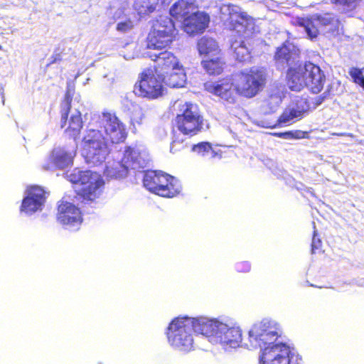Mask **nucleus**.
I'll list each match as a JSON object with an SVG mask.
<instances>
[{
	"mask_svg": "<svg viewBox=\"0 0 364 364\" xmlns=\"http://www.w3.org/2000/svg\"><path fill=\"white\" fill-rule=\"evenodd\" d=\"M205 90L213 93L228 103H233L237 96L235 80L230 78L224 79L216 82H208L205 84Z\"/></svg>",
	"mask_w": 364,
	"mask_h": 364,
	"instance_id": "nucleus-15",
	"label": "nucleus"
},
{
	"mask_svg": "<svg viewBox=\"0 0 364 364\" xmlns=\"http://www.w3.org/2000/svg\"><path fill=\"white\" fill-rule=\"evenodd\" d=\"M237 92L247 97H254L262 88L265 75L262 70L252 68L247 73H241L235 77Z\"/></svg>",
	"mask_w": 364,
	"mask_h": 364,
	"instance_id": "nucleus-10",
	"label": "nucleus"
},
{
	"mask_svg": "<svg viewBox=\"0 0 364 364\" xmlns=\"http://www.w3.org/2000/svg\"><path fill=\"white\" fill-rule=\"evenodd\" d=\"M67 176L73 183H79L82 186L81 188L84 199L93 200L100 193V187L103 185V181L100 175L92 171H81L75 169Z\"/></svg>",
	"mask_w": 364,
	"mask_h": 364,
	"instance_id": "nucleus-8",
	"label": "nucleus"
},
{
	"mask_svg": "<svg viewBox=\"0 0 364 364\" xmlns=\"http://www.w3.org/2000/svg\"><path fill=\"white\" fill-rule=\"evenodd\" d=\"M143 182L144 187L149 191L162 197H173L181 190V186L177 180L162 171L146 172Z\"/></svg>",
	"mask_w": 364,
	"mask_h": 364,
	"instance_id": "nucleus-6",
	"label": "nucleus"
},
{
	"mask_svg": "<svg viewBox=\"0 0 364 364\" xmlns=\"http://www.w3.org/2000/svg\"><path fill=\"white\" fill-rule=\"evenodd\" d=\"M182 114L176 117V127L183 135L195 134L201 126L202 119L196 105L186 103L181 109Z\"/></svg>",
	"mask_w": 364,
	"mask_h": 364,
	"instance_id": "nucleus-13",
	"label": "nucleus"
},
{
	"mask_svg": "<svg viewBox=\"0 0 364 364\" xmlns=\"http://www.w3.org/2000/svg\"><path fill=\"white\" fill-rule=\"evenodd\" d=\"M108 141L101 130L89 129L82 141V155L86 161L93 165L103 162L110 151Z\"/></svg>",
	"mask_w": 364,
	"mask_h": 364,
	"instance_id": "nucleus-4",
	"label": "nucleus"
},
{
	"mask_svg": "<svg viewBox=\"0 0 364 364\" xmlns=\"http://www.w3.org/2000/svg\"><path fill=\"white\" fill-rule=\"evenodd\" d=\"M193 151L203 156L213 158L215 156V151L213 150L210 144L208 142H202L197 145H194Z\"/></svg>",
	"mask_w": 364,
	"mask_h": 364,
	"instance_id": "nucleus-34",
	"label": "nucleus"
},
{
	"mask_svg": "<svg viewBox=\"0 0 364 364\" xmlns=\"http://www.w3.org/2000/svg\"><path fill=\"white\" fill-rule=\"evenodd\" d=\"M300 360L289 346L279 343L262 349L259 364H299Z\"/></svg>",
	"mask_w": 364,
	"mask_h": 364,
	"instance_id": "nucleus-11",
	"label": "nucleus"
},
{
	"mask_svg": "<svg viewBox=\"0 0 364 364\" xmlns=\"http://www.w3.org/2000/svg\"><path fill=\"white\" fill-rule=\"evenodd\" d=\"M58 221L71 230H76L82 223L80 210L68 202L62 201L58 206Z\"/></svg>",
	"mask_w": 364,
	"mask_h": 364,
	"instance_id": "nucleus-16",
	"label": "nucleus"
},
{
	"mask_svg": "<svg viewBox=\"0 0 364 364\" xmlns=\"http://www.w3.org/2000/svg\"><path fill=\"white\" fill-rule=\"evenodd\" d=\"M146 117L145 110L138 105H134L132 111V121L134 123L141 124Z\"/></svg>",
	"mask_w": 364,
	"mask_h": 364,
	"instance_id": "nucleus-35",
	"label": "nucleus"
},
{
	"mask_svg": "<svg viewBox=\"0 0 364 364\" xmlns=\"http://www.w3.org/2000/svg\"><path fill=\"white\" fill-rule=\"evenodd\" d=\"M128 173L127 165L121 161L108 162L105 174L110 178H121L127 176Z\"/></svg>",
	"mask_w": 364,
	"mask_h": 364,
	"instance_id": "nucleus-28",
	"label": "nucleus"
},
{
	"mask_svg": "<svg viewBox=\"0 0 364 364\" xmlns=\"http://www.w3.org/2000/svg\"><path fill=\"white\" fill-rule=\"evenodd\" d=\"M207 60L202 61L203 68L210 75H219L223 70L224 62L218 56V55L214 57H209Z\"/></svg>",
	"mask_w": 364,
	"mask_h": 364,
	"instance_id": "nucleus-29",
	"label": "nucleus"
},
{
	"mask_svg": "<svg viewBox=\"0 0 364 364\" xmlns=\"http://www.w3.org/2000/svg\"><path fill=\"white\" fill-rule=\"evenodd\" d=\"M313 225H314V235H313L312 243H311V252L314 254V253H315V251L316 250H318L321 247V240L319 238L316 237L317 233H316L314 222H313Z\"/></svg>",
	"mask_w": 364,
	"mask_h": 364,
	"instance_id": "nucleus-39",
	"label": "nucleus"
},
{
	"mask_svg": "<svg viewBox=\"0 0 364 364\" xmlns=\"http://www.w3.org/2000/svg\"><path fill=\"white\" fill-rule=\"evenodd\" d=\"M252 18L239 6L238 14H233L231 22H229L227 26L231 30L237 31L239 33H243L246 28L252 24Z\"/></svg>",
	"mask_w": 364,
	"mask_h": 364,
	"instance_id": "nucleus-26",
	"label": "nucleus"
},
{
	"mask_svg": "<svg viewBox=\"0 0 364 364\" xmlns=\"http://www.w3.org/2000/svg\"><path fill=\"white\" fill-rule=\"evenodd\" d=\"M198 9L196 0H178L170 9V14L176 19L183 21Z\"/></svg>",
	"mask_w": 364,
	"mask_h": 364,
	"instance_id": "nucleus-22",
	"label": "nucleus"
},
{
	"mask_svg": "<svg viewBox=\"0 0 364 364\" xmlns=\"http://www.w3.org/2000/svg\"><path fill=\"white\" fill-rule=\"evenodd\" d=\"M46 201L45 191L39 186H32L26 191V196L23 198L21 212L26 215L41 210Z\"/></svg>",
	"mask_w": 364,
	"mask_h": 364,
	"instance_id": "nucleus-17",
	"label": "nucleus"
},
{
	"mask_svg": "<svg viewBox=\"0 0 364 364\" xmlns=\"http://www.w3.org/2000/svg\"><path fill=\"white\" fill-rule=\"evenodd\" d=\"M323 95H324V96L322 97L321 96L318 97V104H321L323 102V100H324V98L326 97V95H327L326 92H324Z\"/></svg>",
	"mask_w": 364,
	"mask_h": 364,
	"instance_id": "nucleus-44",
	"label": "nucleus"
},
{
	"mask_svg": "<svg viewBox=\"0 0 364 364\" xmlns=\"http://www.w3.org/2000/svg\"><path fill=\"white\" fill-rule=\"evenodd\" d=\"M344 11L353 10L358 5L359 0H331Z\"/></svg>",
	"mask_w": 364,
	"mask_h": 364,
	"instance_id": "nucleus-36",
	"label": "nucleus"
},
{
	"mask_svg": "<svg viewBox=\"0 0 364 364\" xmlns=\"http://www.w3.org/2000/svg\"><path fill=\"white\" fill-rule=\"evenodd\" d=\"M309 106L304 100L299 101L296 106L287 108L279 119V124H291L303 117L308 110Z\"/></svg>",
	"mask_w": 364,
	"mask_h": 364,
	"instance_id": "nucleus-23",
	"label": "nucleus"
},
{
	"mask_svg": "<svg viewBox=\"0 0 364 364\" xmlns=\"http://www.w3.org/2000/svg\"><path fill=\"white\" fill-rule=\"evenodd\" d=\"M122 160L127 165L128 170L144 168L146 164L144 154L141 153L139 149L129 146L125 149Z\"/></svg>",
	"mask_w": 364,
	"mask_h": 364,
	"instance_id": "nucleus-24",
	"label": "nucleus"
},
{
	"mask_svg": "<svg viewBox=\"0 0 364 364\" xmlns=\"http://www.w3.org/2000/svg\"><path fill=\"white\" fill-rule=\"evenodd\" d=\"M350 74L354 80V82L364 88V76L362 72L359 69L353 68Z\"/></svg>",
	"mask_w": 364,
	"mask_h": 364,
	"instance_id": "nucleus-38",
	"label": "nucleus"
},
{
	"mask_svg": "<svg viewBox=\"0 0 364 364\" xmlns=\"http://www.w3.org/2000/svg\"><path fill=\"white\" fill-rule=\"evenodd\" d=\"M1 49H2V46L0 45V50H1Z\"/></svg>",
	"mask_w": 364,
	"mask_h": 364,
	"instance_id": "nucleus-49",
	"label": "nucleus"
},
{
	"mask_svg": "<svg viewBox=\"0 0 364 364\" xmlns=\"http://www.w3.org/2000/svg\"><path fill=\"white\" fill-rule=\"evenodd\" d=\"M79 75H80V73H77V75L75 76V78H77Z\"/></svg>",
	"mask_w": 364,
	"mask_h": 364,
	"instance_id": "nucleus-47",
	"label": "nucleus"
},
{
	"mask_svg": "<svg viewBox=\"0 0 364 364\" xmlns=\"http://www.w3.org/2000/svg\"><path fill=\"white\" fill-rule=\"evenodd\" d=\"M146 55L155 62V72L159 78L179 66L177 58L171 52L147 53Z\"/></svg>",
	"mask_w": 364,
	"mask_h": 364,
	"instance_id": "nucleus-19",
	"label": "nucleus"
},
{
	"mask_svg": "<svg viewBox=\"0 0 364 364\" xmlns=\"http://www.w3.org/2000/svg\"><path fill=\"white\" fill-rule=\"evenodd\" d=\"M201 322L200 324L205 331V337L210 343L220 344L225 350L236 348L240 346L242 336L239 326L206 317Z\"/></svg>",
	"mask_w": 364,
	"mask_h": 364,
	"instance_id": "nucleus-3",
	"label": "nucleus"
},
{
	"mask_svg": "<svg viewBox=\"0 0 364 364\" xmlns=\"http://www.w3.org/2000/svg\"><path fill=\"white\" fill-rule=\"evenodd\" d=\"M243 265L245 266V268L244 269H242L240 268V265L237 266V270L238 271H245V272H247L250 270V266L248 263L245 262L243 264Z\"/></svg>",
	"mask_w": 364,
	"mask_h": 364,
	"instance_id": "nucleus-42",
	"label": "nucleus"
},
{
	"mask_svg": "<svg viewBox=\"0 0 364 364\" xmlns=\"http://www.w3.org/2000/svg\"><path fill=\"white\" fill-rule=\"evenodd\" d=\"M198 50L200 55L214 57L219 54L218 43L213 38L203 36L198 42Z\"/></svg>",
	"mask_w": 364,
	"mask_h": 364,
	"instance_id": "nucleus-27",
	"label": "nucleus"
},
{
	"mask_svg": "<svg viewBox=\"0 0 364 364\" xmlns=\"http://www.w3.org/2000/svg\"><path fill=\"white\" fill-rule=\"evenodd\" d=\"M181 133H179L178 134H176V133L174 134V139L171 144L170 148V151L172 153H176L178 151H181L185 147V145L183 144L185 138L183 136L181 137Z\"/></svg>",
	"mask_w": 364,
	"mask_h": 364,
	"instance_id": "nucleus-37",
	"label": "nucleus"
},
{
	"mask_svg": "<svg viewBox=\"0 0 364 364\" xmlns=\"http://www.w3.org/2000/svg\"><path fill=\"white\" fill-rule=\"evenodd\" d=\"M275 60L279 65L289 66L287 74V85L292 91L299 92L307 87L313 93L321 91L326 82V76L321 68L311 63L304 65H297L299 61V51L296 47L285 42L277 49Z\"/></svg>",
	"mask_w": 364,
	"mask_h": 364,
	"instance_id": "nucleus-1",
	"label": "nucleus"
},
{
	"mask_svg": "<svg viewBox=\"0 0 364 364\" xmlns=\"http://www.w3.org/2000/svg\"><path fill=\"white\" fill-rule=\"evenodd\" d=\"M278 326L274 321L265 318L255 323L249 331L250 345L252 348L262 349L274 345L278 338Z\"/></svg>",
	"mask_w": 364,
	"mask_h": 364,
	"instance_id": "nucleus-7",
	"label": "nucleus"
},
{
	"mask_svg": "<svg viewBox=\"0 0 364 364\" xmlns=\"http://www.w3.org/2000/svg\"><path fill=\"white\" fill-rule=\"evenodd\" d=\"M306 132L301 131V130H296V131H291L290 132V139H304L306 137Z\"/></svg>",
	"mask_w": 364,
	"mask_h": 364,
	"instance_id": "nucleus-40",
	"label": "nucleus"
},
{
	"mask_svg": "<svg viewBox=\"0 0 364 364\" xmlns=\"http://www.w3.org/2000/svg\"><path fill=\"white\" fill-rule=\"evenodd\" d=\"M136 95L148 99H156L164 92V87L161 79L158 80L151 70H146L141 73L140 80L134 87Z\"/></svg>",
	"mask_w": 364,
	"mask_h": 364,
	"instance_id": "nucleus-14",
	"label": "nucleus"
},
{
	"mask_svg": "<svg viewBox=\"0 0 364 364\" xmlns=\"http://www.w3.org/2000/svg\"><path fill=\"white\" fill-rule=\"evenodd\" d=\"M176 28L174 23L168 16H160L154 22L152 29L146 39V48L161 50L172 42Z\"/></svg>",
	"mask_w": 364,
	"mask_h": 364,
	"instance_id": "nucleus-5",
	"label": "nucleus"
},
{
	"mask_svg": "<svg viewBox=\"0 0 364 364\" xmlns=\"http://www.w3.org/2000/svg\"><path fill=\"white\" fill-rule=\"evenodd\" d=\"M164 83L171 87H182L186 82V75L181 65L161 77Z\"/></svg>",
	"mask_w": 364,
	"mask_h": 364,
	"instance_id": "nucleus-25",
	"label": "nucleus"
},
{
	"mask_svg": "<svg viewBox=\"0 0 364 364\" xmlns=\"http://www.w3.org/2000/svg\"><path fill=\"white\" fill-rule=\"evenodd\" d=\"M75 153V147L55 148L49 156V163L43 167L45 170H51L53 168H65L72 164Z\"/></svg>",
	"mask_w": 364,
	"mask_h": 364,
	"instance_id": "nucleus-18",
	"label": "nucleus"
},
{
	"mask_svg": "<svg viewBox=\"0 0 364 364\" xmlns=\"http://www.w3.org/2000/svg\"><path fill=\"white\" fill-rule=\"evenodd\" d=\"M210 16L205 12L194 11L192 14L184 18L183 28L186 33L194 36L203 32L208 26Z\"/></svg>",
	"mask_w": 364,
	"mask_h": 364,
	"instance_id": "nucleus-20",
	"label": "nucleus"
},
{
	"mask_svg": "<svg viewBox=\"0 0 364 364\" xmlns=\"http://www.w3.org/2000/svg\"><path fill=\"white\" fill-rule=\"evenodd\" d=\"M70 87H68L67 93H66V96H65V100H66V102H67L68 109H70V107H69V103H70Z\"/></svg>",
	"mask_w": 364,
	"mask_h": 364,
	"instance_id": "nucleus-43",
	"label": "nucleus"
},
{
	"mask_svg": "<svg viewBox=\"0 0 364 364\" xmlns=\"http://www.w3.org/2000/svg\"><path fill=\"white\" fill-rule=\"evenodd\" d=\"M124 11L119 9L115 14L114 17L120 20L117 25V30L121 32H127L132 30L134 26V21L131 16L125 15L124 18H121V14Z\"/></svg>",
	"mask_w": 364,
	"mask_h": 364,
	"instance_id": "nucleus-33",
	"label": "nucleus"
},
{
	"mask_svg": "<svg viewBox=\"0 0 364 364\" xmlns=\"http://www.w3.org/2000/svg\"><path fill=\"white\" fill-rule=\"evenodd\" d=\"M97 126L105 133V136L112 144H117L123 141L126 136L125 125L121 120L112 112H102L99 115Z\"/></svg>",
	"mask_w": 364,
	"mask_h": 364,
	"instance_id": "nucleus-12",
	"label": "nucleus"
},
{
	"mask_svg": "<svg viewBox=\"0 0 364 364\" xmlns=\"http://www.w3.org/2000/svg\"><path fill=\"white\" fill-rule=\"evenodd\" d=\"M205 317H181L173 319L166 332L169 344L176 350L187 353L194 348L193 331L205 336V331L199 323Z\"/></svg>",
	"mask_w": 364,
	"mask_h": 364,
	"instance_id": "nucleus-2",
	"label": "nucleus"
},
{
	"mask_svg": "<svg viewBox=\"0 0 364 364\" xmlns=\"http://www.w3.org/2000/svg\"><path fill=\"white\" fill-rule=\"evenodd\" d=\"M274 135L282 139H290V132L274 133Z\"/></svg>",
	"mask_w": 364,
	"mask_h": 364,
	"instance_id": "nucleus-41",
	"label": "nucleus"
},
{
	"mask_svg": "<svg viewBox=\"0 0 364 364\" xmlns=\"http://www.w3.org/2000/svg\"><path fill=\"white\" fill-rule=\"evenodd\" d=\"M159 4H163L162 0H136L134 7L139 15H144L154 11Z\"/></svg>",
	"mask_w": 364,
	"mask_h": 364,
	"instance_id": "nucleus-30",
	"label": "nucleus"
},
{
	"mask_svg": "<svg viewBox=\"0 0 364 364\" xmlns=\"http://www.w3.org/2000/svg\"><path fill=\"white\" fill-rule=\"evenodd\" d=\"M333 134V135H340V136H343V135H344V134H335V133H334V134Z\"/></svg>",
	"mask_w": 364,
	"mask_h": 364,
	"instance_id": "nucleus-46",
	"label": "nucleus"
},
{
	"mask_svg": "<svg viewBox=\"0 0 364 364\" xmlns=\"http://www.w3.org/2000/svg\"><path fill=\"white\" fill-rule=\"evenodd\" d=\"M239 6L232 4H223L220 6V18L225 25L231 22L233 14H238Z\"/></svg>",
	"mask_w": 364,
	"mask_h": 364,
	"instance_id": "nucleus-31",
	"label": "nucleus"
},
{
	"mask_svg": "<svg viewBox=\"0 0 364 364\" xmlns=\"http://www.w3.org/2000/svg\"><path fill=\"white\" fill-rule=\"evenodd\" d=\"M262 124H261L262 127H273L274 126H271L270 124H264V122H262Z\"/></svg>",
	"mask_w": 364,
	"mask_h": 364,
	"instance_id": "nucleus-45",
	"label": "nucleus"
},
{
	"mask_svg": "<svg viewBox=\"0 0 364 364\" xmlns=\"http://www.w3.org/2000/svg\"><path fill=\"white\" fill-rule=\"evenodd\" d=\"M70 115L65 112L61 117V127L70 136L75 139L82 127L81 114L77 110L70 111Z\"/></svg>",
	"mask_w": 364,
	"mask_h": 364,
	"instance_id": "nucleus-21",
	"label": "nucleus"
},
{
	"mask_svg": "<svg viewBox=\"0 0 364 364\" xmlns=\"http://www.w3.org/2000/svg\"><path fill=\"white\" fill-rule=\"evenodd\" d=\"M298 24L304 28L309 38L314 39L320 31L334 33L339 28L340 21L330 14H314L310 18L298 19Z\"/></svg>",
	"mask_w": 364,
	"mask_h": 364,
	"instance_id": "nucleus-9",
	"label": "nucleus"
},
{
	"mask_svg": "<svg viewBox=\"0 0 364 364\" xmlns=\"http://www.w3.org/2000/svg\"><path fill=\"white\" fill-rule=\"evenodd\" d=\"M234 50L235 58L239 61H245L250 58V51L246 43L243 41H235L231 46Z\"/></svg>",
	"mask_w": 364,
	"mask_h": 364,
	"instance_id": "nucleus-32",
	"label": "nucleus"
},
{
	"mask_svg": "<svg viewBox=\"0 0 364 364\" xmlns=\"http://www.w3.org/2000/svg\"><path fill=\"white\" fill-rule=\"evenodd\" d=\"M166 1V0H162V1H163V4H164V2Z\"/></svg>",
	"mask_w": 364,
	"mask_h": 364,
	"instance_id": "nucleus-48",
	"label": "nucleus"
}]
</instances>
